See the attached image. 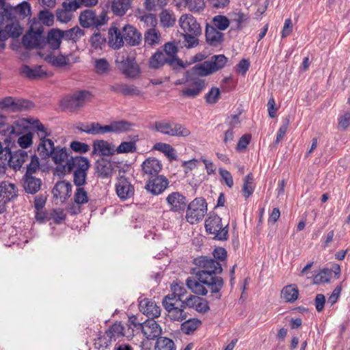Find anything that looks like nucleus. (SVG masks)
Wrapping results in <instances>:
<instances>
[{
    "label": "nucleus",
    "instance_id": "27",
    "mask_svg": "<svg viewBox=\"0 0 350 350\" xmlns=\"http://www.w3.org/2000/svg\"><path fill=\"white\" fill-rule=\"evenodd\" d=\"M8 6L12 14V19H16V16L25 18L31 14V6L27 1H23L15 7L10 4H8Z\"/></svg>",
    "mask_w": 350,
    "mask_h": 350
},
{
    "label": "nucleus",
    "instance_id": "2",
    "mask_svg": "<svg viewBox=\"0 0 350 350\" xmlns=\"http://www.w3.org/2000/svg\"><path fill=\"white\" fill-rule=\"evenodd\" d=\"M151 129L171 137H187L190 134L189 129L182 124L166 120L154 122Z\"/></svg>",
    "mask_w": 350,
    "mask_h": 350
},
{
    "label": "nucleus",
    "instance_id": "21",
    "mask_svg": "<svg viewBox=\"0 0 350 350\" xmlns=\"http://www.w3.org/2000/svg\"><path fill=\"white\" fill-rule=\"evenodd\" d=\"M18 196V189L14 183L3 181L0 184V198L8 202Z\"/></svg>",
    "mask_w": 350,
    "mask_h": 350
},
{
    "label": "nucleus",
    "instance_id": "26",
    "mask_svg": "<svg viewBox=\"0 0 350 350\" xmlns=\"http://www.w3.org/2000/svg\"><path fill=\"white\" fill-rule=\"evenodd\" d=\"M23 187L27 193L35 194L38 192L42 185V180L32 175H24Z\"/></svg>",
    "mask_w": 350,
    "mask_h": 350
},
{
    "label": "nucleus",
    "instance_id": "40",
    "mask_svg": "<svg viewBox=\"0 0 350 350\" xmlns=\"http://www.w3.org/2000/svg\"><path fill=\"white\" fill-rule=\"evenodd\" d=\"M62 35L65 40L76 43L84 36V31L79 27L75 26L70 29L63 30Z\"/></svg>",
    "mask_w": 350,
    "mask_h": 350
},
{
    "label": "nucleus",
    "instance_id": "64",
    "mask_svg": "<svg viewBox=\"0 0 350 350\" xmlns=\"http://www.w3.org/2000/svg\"><path fill=\"white\" fill-rule=\"evenodd\" d=\"M39 19L46 26H51L54 22V15L48 10H41L38 14Z\"/></svg>",
    "mask_w": 350,
    "mask_h": 350
},
{
    "label": "nucleus",
    "instance_id": "6",
    "mask_svg": "<svg viewBox=\"0 0 350 350\" xmlns=\"http://www.w3.org/2000/svg\"><path fill=\"white\" fill-rule=\"evenodd\" d=\"M79 20L80 25L84 28L98 29L107 23L108 17L105 11H102L99 15H97L94 10H85L80 14Z\"/></svg>",
    "mask_w": 350,
    "mask_h": 350
},
{
    "label": "nucleus",
    "instance_id": "56",
    "mask_svg": "<svg viewBox=\"0 0 350 350\" xmlns=\"http://www.w3.org/2000/svg\"><path fill=\"white\" fill-rule=\"evenodd\" d=\"M332 277V271L329 269H323L313 278V283L320 284L329 282Z\"/></svg>",
    "mask_w": 350,
    "mask_h": 350
},
{
    "label": "nucleus",
    "instance_id": "39",
    "mask_svg": "<svg viewBox=\"0 0 350 350\" xmlns=\"http://www.w3.org/2000/svg\"><path fill=\"white\" fill-rule=\"evenodd\" d=\"M207 62L210 70L213 73L225 67L228 62V58L224 55H215L212 56L211 59Z\"/></svg>",
    "mask_w": 350,
    "mask_h": 350
},
{
    "label": "nucleus",
    "instance_id": "20",
    "mask_svg": "<svg viewBox=\"0 0 350 350\" xmlns=\"http://www.w3.org/2000/svg\"><path fill=\"white\" fill-rule=\"evenodd\" d=\"M123 37L131 46H137L142 41V35L135 27L132 25H125L122 29Z\"/></svg>",
    "mask_w": 350,
    "mask_h": 350
},
{
    "label": "nucleus",
    "instance_id": "1",
    "mask_svg": "<svg viewBox=\"0 0 350 350\" xmlns=\"http://www.w3.org/2000/svg\"><path fill=\"white\" fill-rule=\"evenodd\" d=\"M194 263L198 267L196 273L197 278L207 286L213 296L220 299L224 280L217 275L222 272L221 265L213 258L203 256L195 258Z\"/></svg>",
    "mask_w": 350,
    "mask_h": 350
},
{
    "label": "nucleus",
    "instance_id": "48",
    "mask_svg": "<svg viewBox=\"0 0 350 350\" xmlns=\"http://www.w3.org/2000/svg\"><path fill=\"white\" fill-rule=\"evenodd\" d=\"M231 21L232 23H236V28L241 29L250 20L248 14L242 12L241 11H236L231 14Z\"/></svg>",
    "mask_w": 350,
    "mask_h": 350
},
{
    "label": "nucleus",
    "instance_id": "62",
    "mask_svg": "<svg viewBox=\"0 0 350 350\" xmlns=\"http://www.w3.org/2000/svg\"><path fill=\"white\" fill-rule=\"evenodd\" d=\"M136 151L135 142H123L116 149L117 153H129Z\"/></svg>",
    "mask_w": 350,
    "mask_h": 350
},
{
    "label": "nucleus",
    "instance_id": "33",
    "mask_svg": "<svg viewBox=\"0 0 350 350\" xmlns=\"http://www.w3.org/2000/svg\"><path fill=\"white\" fill-rule=\"evenodd\" d=\"M159 16L161 25L165 28L172 27L176 24V15L172 10L163 9Z\"/></svg>",
    "mask_w": 350,
    "mask_h": 350
},
{
    "label": "nucleus",
    "instance_id": "50",
    "mask_svg": "<svg viewBox=\"0 0 350 350\" xmlns=\"http://www.w3.org/2000/svg\"><path fill=\"white\" fill-rule=\"evenodd\" d=\"M156 350H176L174 341L167 337H159L155 345Z\"/></svg>",
    "mask_w": 350,
    "mask_h": 350
},
{
    "label": "nucleus",
    "instance_id": "25",
    "mask_svg": "<svg viewBox=\"0 0 350 350\" xmlns=\"http://www.w3.org/2000/svg\"><path fill=\"white\" fill-rule=\"evenodd\" d=\"M63 30L53 28L51 29L45 38L46 44H48L49 48L53 50H56L59 48L62 40L63 38Z\"/></svg>",
    "mask_w": 350,
    "mask_h": 350
},
{
    "label": "nucleus",
    "instance_id": "9",
    "mask_svg": "<svg viewBox=\"0 0 350 350\" xmlns=\"http://www.w3.org/2000/svg\"><path fill=\"white\" fill-rule=\"evenodd\" d=\"M120 69L128 78L135 79L140 75V68L135 61V58L131 55H127L120 62Z\"/></svg>",
    "mask_w": 350,
    "mask_h": 350
},
{
    "label": "nucleus",
    "instance_id": "12",
    "mask_svg": "<svg viewBox=\"0 0 350 350\" xmlns=\"http://www.w3.org/2000/svg\"><path fill=\"white\" fill-rule=\"evenodd\" d=\"M165 200L170 210L174 213H182L187 206V201L185 196L178 191L170 193Z\"/></svg>",
    "mask_w": 350,
    "mask_h": 350
},
{
    "label": "nucleus",
    "instance_id": "43",
    "mask_svg": "<svg viewBox=\"0 0 350 350\" xmlns=\"http://www.w3.org/2000/svg\"><path fill=\"white\" fill-rule=\"evenodd\" d=\"M299 296V291L295 285L284 286L281 292V297L286 302H294Z\"/></svg>",
    "mask_w": 350,
    "mask_h": 350
},
{
    "label": "nucleus",
    "instance_id": "31",
    "mask_svg": "<svg viewBox=\"0 0 350 350\" xmlns=\"http://www.w3.org/2000/svg\"><path fill=\"white\" fill-rule=\"evenodd\" d=\"M109 42L113 49H120L124 44L123 33L116 27H112L109 29Z\"/></svg>",
    "mask_w": 350,
    "mask_h": 350
},
{
    "label": "nucleus",
    "instance_id": "34",
    "mask_svg": "<svg viewBox=\"0 0 350 350\" xmlns=\"http://www.w3.org/2000/svg\"><path fill=\"white\" fill-rule=\"evenodd\" d=\"M113 163L107 159H102L97 161L96 169L98 175L103 178L110 176L113 170Z\"/></svg>",
    "mask_w": 350,
    "mask_h": 350
},
{
    "label": "nucleus",
    "instance_id": "16",
    "mask_svg": "<svg viewBox=\"0 0 350 350\" xmlns=\"http://www.w3.org/2000/svg\"><path fill=\"white\" fill-rule=\"evenodd\" d=\"M139 306L140 311L150 319L157 318L161 314L160 307L154 301L144 299L140 301Z\"/></svg>",
    "mask_w": 350,
    "mask_h": 350
},
{
    "label": "nucleus",
    "instance_id": "61",
    "mask_svg": "<svg viewBox=\"0 0 350 350\" xmlns=\"http://www.w3.org/2000/svg\"><path fill=\"white\" fill-rule=\"evenodd\" d=\"M94 68L96 72L99 75L107 73L109 70V64L104 58L96 59L94 62Z\"/></svg>",
    "mask_w": 350,
    "mask_h": 350
},
{
    "label": "nucleus",
    "instance_id": "5",
    "mask_svg": "<svg viewBox=\"0 0 350 350\" xmlns=\"http://www.w3.org/2000/svg\"><path fill=\"white\" fill-rule=\"evenodd\" d=\"M207 212V204L202 198H196L187 206L186 219L191 224L201 221Z\"/></svg>",
    "mask_w": 350,
    "mask_h": 350
},
{
    "label": "nucleus",
    "instance_id": "42",
    "mask_svg": "<svg viewBox=\"0 0 350 350\" xmlns=\"http://www.w3.org/2000/svg\"><path fill=\"white\" fill-rule=\"evenodd\" d=\"M124 327L120 323H116L105 332V335L110 340L116 341L124 336Z\"/></svg>",
    "mask_w": 350,
    "mask_h": 350
},
{
    "label": "nucleus",
    "instance_id": "29",
    "mask_svg": "<svg viewBox=\"0 0 350 350\" xmlns=\"http://www.w3.org/2000/svg\"><path fill=\"white\" fill-rule=\"evenodd\" d=\"M31 104L25 100L15 101L12 97L8 96L0 100V109L12 107L13 109L21 110L23 108H28Z\"/></svg>",
    "mask_w": 350,
    "mask_h": 350
},
{
    "label": "nucleus",
    "instance_id": "36",
    "mask_svg": "<svg viewBox=\"0 0 350 350\" xmlns=\"http://www.w3.org/2000/svg\"><path fill=\"white\" fill-rule=\"evenodd\" d=\"M55 148L53 141L52 139H46L40 141L37 150L42 159H47L50 158V155H51Z\"/></svg>",
    "mask_w": 350,
    "mask_h": 350
},
{
    "label": "nucleus",
    "instance_id": "41",
    "mask_svg": "<svg viewBox=\"0 0 350 350\" xmlns=\"http://www.w3.org/2000/svg\"><path fill=\"white\" fill-rule=\"evenodd\" d=\"M3 29L12 38L19 37L23 31V27L16 19H12L9 23H7Z\"/></svg>",
    "mask_w": 350,
    "mask_h": 350
},
{
    "label": "nucleus",
    "instance_id": "8",
    "mask_svg": "<svg viewBox=\"0 0 350 350\" xmlns=\"http://www.w3.org/2000/svg\"><path fill=\"white\" fill-rule=\"evenodd\" d=\"M154 319V318L148 319L142 323H133L135 327L142 329L143 334L148 340L159 338L162 332L161 326Z\"/></svg>",
    "mask_w": 350,
    "mask_h": 350
},
{
    "label": "nucleus",
    "instance_id": "4",
    "mask_svg": "<svg viewBox=\"0 0 350 350\" xmlns=\"http://www.w3.org/2000/svg\"><path fill=\"white\" fill-rule=\"evenodd\" d=\"M206 231L215 235V239L219 241H225L228 238V224L223 226L221 218L216 214H210L205 220Z\"/></svg>",
    "mask_w": 350,
    "mask_h": 350
},
{
    "label": "nucleus",
    "instance_id": "54",
    "mask_svg": "<svg viewBox=\"0 0 350 350\" xmlns=\"http://www.w3.org/2000/svg\"><path fill=\"white\" fill-rule=\"evenodd\" d=\"M230 25L229 19L224 15H217L212 19V27L219 31L226 30Z\"/></svg>",
    "mask_w": 350,
    "mask_h": 350
},
{
    "label": "nucleus",
    "instance_id": "60",
    "mask_svg": "<svg viewBox=\"0 0 350 350\" xmlns=\"http://www.w3.org/2000/svg\"><path fill=\"white\" fill-rule=\"evenodd\" d=\"M185 42V47L187 49H191L197 46L199 44L198 37L201 33H197L196 35L192 33H182Z\"/></svg>",
    "mask_w": 350,
    "mask_h": 350
},
{
    "label": "nucleus",
    "instance_id": "22",
    "mask_svg": "<svg viewBox=\"0 0 350 350\" xmlns=\"http://www.w3.org/2000/svg\"><path fill=\"white\" fill-rule=\"evenodd\" d=\"M93 152L102 156H111L115 154L114 146L105 140H96L93 142Z\"/></svg>",
    "mask_w": 350,
    "mask_h": 350
},
{
    "label": "nucleus",
    "instance_id": "49",
    "mask_svg": "<svg viewBox=\"0 0 350 350\" xmlns=\"http://www.w3.org/2000/svg\"><path fill=\"white\" fill-rule=\"evenodd\" d=\"M113 132L116 133H120L126 131H130L134 126V124L126 120L113 121L111 122Z\"/></svg>",
    "mask_w": 350,
    "mask_h": 350
},
{
    "label": "nucleus",
    "instance_id": "57",
    "mask_svg": "<svg viewBox=\"0 0 350 350\" xmlns=\"http://www.w3.org/2000/svg\"><path fill=\"white\" fill-rule=\"evenodd\" d=\"M200 325V321L196 319H192L187 320L183 323L181 325V329L185 334H190L196 330Z\"/></svg>",
    "mask_w": 350,
    "mask_h": 350
},
{
    "label": "nucleus",
    "instance_id": "63",
    "mask_svg": "<svg viewBox=\"0 0 350 350\" xmlns=\"http://www.w3.org/2000/svg\"><path fill=\"white\" fill-rule=\"evenodd\" d=\"M21 71L29 79H36L45 74V72H42L40 68H31L28 66H23Z\"/></svg>",
    "mask_w": 350,
    "mask_h": 350
},
{
    "label": "nucleus",
    "instance_id": "15",
    "mask_svg": "<svg viewBox=\"0 0 350 350\" xmlns=\"http://www.w3.org/2000/svg\"><path fill=\"white\" fill-rule=\"evenodd\" d=\"M212 74L211 70L209 68V65L207 61L201 64L195 65L190 70H187L185 73V78L187 81L193 79H200L198 77H205Z\"/></svg>",
    "mask_w": 350,
    "mask_h": 350
},
{
    "label": "nucleus",
    "instance_id": "19",
    "mask_svg": "<svg viewBox=\"0 0 350 350\" xmlns=\"http://www.w3.org/2000/svg\"><path fill=\"white\" fill-rule=\"evenodd\" d=\"M205 36L207 43L212 46H218L224 41V33L208 24L206 26Z\"/></svg>",
    "mask_w": 350,
    "mask_h": 350
},
{
    "label": "nucleus",
    "instance_id": "32",
    "mask_svg": "<svg viewBox=\"0 0 350 350\" xmlns=\"http://www.w3.org/2000/svg\"><path fill=\"white\" fill-rule=\"evenodd\" d=\"M29 158L30 154L27 151L18 150L11 156L10 162L12 164V167L15 170H19L22 165L29 161Z\"/></svg>",
    "mask_w": 350,
    "mask_h": 350
},
{
    "label": "nucleus",
    "instance_id": "47",
    "mask_svg": "<svg viewBox=\"0 0 350 350\" xmlns=\"http://www.w3.org/2000/svg\"><path fill=\"white\" fill-rule=\"evenodd\" d=\"M154 149L165 154L170 160H176L177 155L174 148L166 143L159 142L154 144Z\"/></svg>",
    "mask_w": 350,
    "mask_h": 350
},
{
    "label": "nucleus",
    "instance_id": "7",
    "mask_svg": "<svg viewBox=\"0 0 350 350\" xmlns=\"http://www.w3.org/2000/svg\"><path fill=\"white\" fill-rule=\"evenodd\" d=\"M44 27L36 29L31 27L23 38V44L27 49H43L46 46L45 37L43 35Z\"/></svg>",
    "mask_w": 350,
    "mask_h": 350
},
{
    "label": "nucleus",
    "instance_id": "23",
    "mask_svg": "<svg viewBox=\"0 0 350 350\" xmlns=\"http://www.w3.org/2000/svg\"><path fill=\"white\" fill-rule=\"evenodd\" d=\"M191 83L189 87L182 90V95L187 98L196 97L204 88V81L201 79L189 80Z\"/></svg>",
    "mask_w": 350,
    "mask_h": 350
},
{
    "label": "nucleus",
    "instance_id": "10",
    "mask_svg": "<svg viewBox=\"0 0 350 350\" xmlns=\"http://www.w3.org/2000/svg\"><path fill=\"white\" fill-rule=\"evenodd\" d=\"M116 192L122 200H126L134 196L135 188L129 178L122 176L116 183Z\"/></svg>",
    "mask_w": 350,
    "mask_h": 350
},
{
    "label": "nucleus",
    "instance_id": "52",
    "mask_svg": "<svg viewBox=\"0 0 350 350\" xmlns=\"http://www.w3.org/2000/svg\"><path fill=\"white\" fill-rule=\"evenodd\" d=\"M170 0H145L144 7L148 11L163 10L167 5Z\"/></svg>",
    "mask_w": 350,
    "mask_h": 350
},
{
    "label": "nucleus",
    "instance_id": "37",
    "mask_svg": "<svg viewBox=\"0 0 350 350\" xmlns=\"http://www.w3.org/2000/svg\"><path fill=\"white\" fill-rule=\"evenodd\" d=\"M132 0H113L111 10L117 16H123L131 8Z\"/></svg>",
    "mask_w": 350,
    "mask_h": 350
},
{
    "label": "nucleus",
    "instance_id": "28",
    "mask_svg": "<svg viewBox=\"0 0 350 350\" xmlns=\"http://www.w3.org/2000/svg\"><path fill=\"white\" fill-rule=\"evenodd\" d=\"M110 90L116 93H121L124 96H138L140 90L134 85L118 83L110 86Z\"/></svg>",
    "mask_w": 350,
    "mask_h": 350
},
{
    "label": "nucleus",
    "instance_id": "3",
    "mask_svg": "<svg viewBox=\"0 0 350 350\" xmlns=\"http://www.w3.org/2000/svg\"><path fill=\"white\" fill-rule=\"evenodd\" d=\"M92 97L90 92L81 90L62 98L60 106L62 109L74 112L83 107Z\"/></svg>",
    "mask_w": 350,
    "mask_h": 350
},
{
    "label": "nucleus",
    "instance_id": "53",
    "mask_svg": "<svg viewBox=\"0 0 350 350\" xmlns=\"http://www.w3.org/2000/svg\"><path fill=\"white\" fill-rule=\"evenodd\" d=\"M160 34L154 28H149L144 34L145 43L153 46L159 42Z\"/></svg>",
    "mask_w": 350,
    "mask_h": 350
},
{
    "label": "nucleus",
    "instance_id": "24",
    "mask_svg": "<svg viewBox=\"0 0 350 350\" xmlns=\"http://www.w3.org/2000/svg\"><path fill=\"white\" fill-rule=\"evenodd\" d=\"M162 164L159 160L153 157L146 159L142 165V169L144 174L155 176L161 170Z\"/></svg>",
    "mask_w": 350,
    "mask_h": 350
},
{
    "label": "nucleus",
    "instance_id": "58",
    "mask_svg": "<svg viewBox=\"0 0 350 350\" xmlns=\"http://www.w3.org/2000/svg\"><path fill=\"white\" fill-rule=\"evenodd\" d=\"M29 160H30V162L27 165L25 175H32L40 168L39 159L36 154H33L31 152H30V158Z\"/></svg>",
    "mask_w": 350,
    "mask_h": 350
},
{
    "label": "nucleus",
    "instance_id": "51",
    "mask_svg": "<svg viewBox=\"0 0 350 350\" xmlns=\"http://www.w3.org/2000/svg\"><path fill=\"white\" fill-rule=\"evenodd\" d=\"M185 308L176 306L172 307V309L166 310L168 313L170 319L174 321H183L187 319V314L184 311Z\"/></svg>",
    "mask_w": 350,
    "mask_h": 350
},
{
    "label": "nucleus",
    "instance_id": "30",
    "mask_svg": "<svg viewBox=\"0 0 350 350\" xmlns=\"http://www.w3.org/2000/svg\"><path fill=\"white\" fill-rule=\"evenodd\" d=\"M186 284L193 293L197 295H206L210 291L207 286L197 278L189 277L186 280Z\"/></svg>",
    "mask_w": 350,
    "mask_h": 350
},
{
    "label": "nucleus",
    "instance_id": "55",
    "mask_svg": "<svg viewBox=\"0 0 350 350\" xmlns=\"http://www.w3.org/2000/svg\"><path fill=\"white\" fill-rule=\"evenodd\" d=\"M49 62L56 67H64L70 64V55H51L49 57Z\"/></svg>",
    "mask_w": 350,
    "mask_h": 350
},
{
    "label": "nucleus",
    "instance_id": "14",
    "mask_svg": "<svg viewBox=\"0 0 350 350\" xmlns=\"http://www.w3.org/2000/svg\"><path fill=\"white\" fill-rule=\"evenodd\" d=\"M181 306L193 308L200 313H205L210 309L208 301L206 299L193 295H191L184 301H182Z\"/></svg>",
    "mask_w": 350,
    "mask_h": 350
},
{
    "label": "nucleus",
    "instance_id": "18",
    "mask_svg": "<svg viewBox=\"0 0 350 350\" xmlns=\"http://www.w3.org/2000/svg\"><path fill=\"white\" fill-rule=\"evenodd\" d=\"M163 53L170 59V66L175 68L176 66L184 68L183 62L177 58L178 48L174 42H167L164 44Z\"/></svg>",
    "mask_w": 350,
    "mask_h": 350
},
{
    "label": "nucleus",
    "instance_id": "35",
    "mask_svg": "<svg viewBox=\"0 0 350 350\" xmlns=\"http://www.w3.org/2000/svg\"><path fill=\"white\" fill-rule=\"evenodd\" d=\"M165 64L170 65V59L166 57V54L161 50H158L149 59V66L153 69L159 68Z\"/></svg>",
    "mask_w": 350,
    "mask_h": 350
},
{
    "label": "nucleus",
    "instance_id": "17",
    "mask_svg": "<svg viewBox=\"0 0 350 350\" xmlns=\"http://www.w3.org/2000/svg\"><path fill=\"white\" fill-rule=\"evenodd\" d=\"M65 167H66L68 172H70L74 170L88 171L90 167V162L88 159L84 157H72L66 161Z\"/></svg>",
    "mask_w": 350,
    "mask_h": 350
},
{
    "label": "nucleus",
    "instance_id": "44",
    "mask_svg": "<svg viewBox=\"0 0 350 350\" xmlns=\"http://www.w3.org/2000/svg\"><path fill=\"white\" fill-rule=\"evenodd\" d=\"M50 158L55 164H62L68 160V150L59 146H55L51 155H50Z\"/></svg>",
    "mask_w": 350,
    "mask_h": 350
},
{
    "label": "nucleus",
    "instance_id": "38",
    "mask_svg": "<svg viewBox=\"0 0 350 350\" xmlns=\"http://www.w3.org/2000/svg\"><path fill=\"white\" fill-rule=\"evenodd\" d=\"M53 192L55 196H59L60 198H68L72 193V185L70 183L66 181L58 182L54 187Z\"/></svg>",
    "mask_w": 350,
    "mask_h": 350
},
{
    "label": "nucleus",
    "instance_id": "13",
    "mask_svg": "<svg viewBox=\"0 0 350 350\" xmlns=\"http://www.w3.org/2000/svg\"><path fill=\"white\" fill-rule=\"evenodd\" d=\"M169 181L163 175L152 176L146 183L145 188L154 195L163 192L168 187Z\"/></svg>",
    "mask_w": 350,
    "mask_h": 350
},
{
    "label": "nucleus",
    "instance_id": "45",
    "mask_svg": "<svg viewBox=\"0 0 350 350\" xmlns=\"http://www.w3.org/2000/svg\"><path fill=\"white\" fill-rule=\"evenodd\" d=\"M33 127L40 141L50 139L48 138L51 135V130L42 124L39 120H35L32 122Z\"/></svg>",
    "mask_w": 350,
    "mask_h": 350
},
{
    "label": "nucleus",
    "instance_id": "59",
    "mask_svg": "<svg viewBox=\"0 0 350 350\" xmlns=\"http://www.w3.org/2000/svg\"><path fill=\"white\" fill-rule=\"evenodd\" d=\"M254 190L253 176L252 174H249L245 176L243 186V193L245 198H249L253 193Z\"/></svg>",
    "mask_w": 350,
    "mask_h": 350
},
{
    "label": "nucleus",
    "instance_id": "46",
    "mask_svg": "<svg viewBox=\"0 0 350 350\" xmlns=\"http://www.w3.org/2000/svg\"><path fill=\"white\" fill-rule=\"evenodd\" d=\"M12 14L5 0H0V30H3L7 23L12 21Z\"/></svg>",
    "mask_w": 350,
    "mask_h": 350
},
{
    "label": "nucleus",
    "instance_id": "11",
    "mask_svg": "<svg viewBox=\"0 0 350 350\" xmlns=\"http://www.w3.org/2000/svg\"><path fill=\"white\" fill-rule=\"evenodd\" d=\"M179 25L183 33H202V29L196 18L191 14H183L179 18Z\"/></svg>",
    "mask_w": 350,
    "mask_h": 350
}]
</instances>
